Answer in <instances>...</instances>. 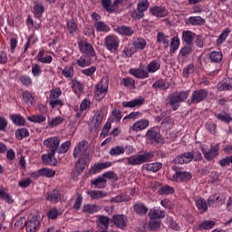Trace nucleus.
<instances>
[{"mask_svg":"<svg viewBox=\"0 0 232 232\" xmlns=\"http://www.w3.org/2000/svg\"><path fill=\"white\" fill-rule=\"evenodd\" d=\"M61 144V139L58 137L48 138L44 140V146H46L48 149V154H44L42 156V160L46 166H57V159H55V153L61 155L62 153H66L72 146V142L65 141Z\"/></svg>","mask_w":232,"mask_h":232,"instance_id":"f257e3e1","label":"nucleus"},{"mask_svg":"<svg viewBox=\"0 0 232 232\" xmlns=\"http://www.w3.org/2000/svg\"><path fill=\"white\" fill-rule=\"evenodd\" d=\"M189 97V93L188 92H177L171 93L169 97V104L171 106L172 110L177 111L180 105V102H184L186 99Z\"/></svg>","mask_w":232,"mask_h":232,"instance_id":"f03ea898","label":"nucleus"},{"mask_svg":"<svg viewBox=\"0 0 232 232\" xmlns=\"http://www.w3.org/2000/svg\"><path fill=\"white\" fill-rule=\"evenodd\" d=\"M150 159H153V152H144L140 155L127 158V164L130 166H140V164L148 162V160H150Z\"/></svg>","mask_w":232,"mask_h":232,"instance_id":"7ed1b4c3","label":"nucleus"},{"mask_svg":"<svg viewBox=\"0 0 232 232\" xmlns=\"http://www.w3.org/2000/svg\"><path fill=\"white\" fill-rule=\"evenodd\" d=\"M172 169L176 172L172 176L174 182H189V180L193 179V174H191V172L181 171L182 169L177 165H175Z\"/></svg>","mask_w":232,"mask_h":232,"instance_id":"20e7f679","label":"nucleus"},{"mask_svg":"<svg viewBox=\"0 0 232 232\" xmlns=\"http://www.w3.org/2000/svg\"><path fill=\"white\" fill-rule=\"evenodd\" d=\"M108 78H102L95 87V99L101 101L108 93Z\"/></svg>","mask_w":232,"mask_h":232,"instance_id":"39448f33","label":"nucleus"},{"mask_svg":"<svg viewBox=\"0 0 232 232\" xmlns=\"http://www.w3.org/2000/svg\"><path fill=\"white\" fill-rule=\"evenodd\" d=\"M104 44L109 52L115 53L119 50V38L116 35H108L104 39Z\"/></svg>","mask_w":232,"mask_h":232,"instance_id":"423d86ee","label":"nucleus"},{"mask_svg":"<svg viewBox=\"0 0 232 232\" xmlns=\"http://www.w3.org/2000/svg\"><path fill=\"white\" fill-rule=\"evenodd\" d=\"M208 95H209V92L206 89L196 90L191 95L190 102L192 104H198V102L206 101Z\"/></svg>","mask_w":232,"mask_h":232,"instance_id":"0eeeda50","label":"nucleus"},{"mask_svg":"<svg viewBox=\"0 0 232 232\" xmlns=\"http://www.w3.org/2000/svg\"><path fill=\"white\" fill-rule=\"evenodd\" d=\"M201 151L206 159V160H213L216 157H218V151H220V146L216 144L210 148L209 150H206V149L201 148Z\"/></svg>","mask_w":232,"mask_h":232,"instance_id":"6e6552de","label":"nucleus"},{"mask_svg":"<svg viewBox=\"0 0 232 232\" xmlns=\"http://www.w3.org/2000/svg\"><path fill=\"white\" fill-rule=\"evenodd\" d=\"M147 141L152 146H157L160 142V133L150 129L146 133Z\"/></svg>","mask_w":232,"mask_h":232,"instance_id":"1a4fd4ad","label":"nucleus"},{"mask_svg":"<svg viewBox=\"0 0 232 232\" xmlns=\"http://www.w3.org/2000/svg\"><path fill=\"white\" fill-rule=\"evenodd\" d=\"M111 222H113L114 226H116V227H119V229H124V227L128 226V219L123 214L114 215L112 217Z\"/></svg>","mask_w":232,"mask_h":232,"instance_id":"9d476101","label":"nucleus"},{"mask_svg":"<svg viewBox=\"0 0 232 232\" xmlns=\"http://www.w3.org/2000/svg\"><path fill=\"white\" fill-rule=\"evenodd\" d=\"M78 44L82 53H86V55H90V57H95V50L90 43L81 41Z\"/></svg>","mask_w":232,"mask_h":232,"instance_id":"9b49d317","label":"nucleus"},{"mask_svg":"<svg viewBox=\"0 0 232 232\" xmlns=\"http://www.w3.org/2000/svg\"><path fill=\"white\" fill-rule=\"evenodd\" d=\"M150 12L151 15H154V17H168L169 14V12L168 11V8L162 5L150 7Z\"/></svg>","mask_w":232,"mask_h":232,"instance_id":"f8f14e48","label":"nucleus"},{"mask_svg":"<svg viewBox=\"0 0 232 232\" xmlns=\"http://www.w3.org/2000/svg\"><path fill=\"white\" fill-rule=\"evenodd\" d=\"M87 150H88V141L83 140L79 142L73 151L74 159H78V157H81V155H84Z\"/></svg>","mask_w":232,"mask_h":232,"instance_id":"ddd939ff","label":"nucleus"},{"mask_svg":"<svg viewBox=\"0 0 232 232\" xmlns=\"http://www.w3.org/2000/svg\"><path fill=\"white\" fill-rule=\"evenodd\" d=\"M102 121H104V112L102 111H96L92 117V124H93L96 130H99L102 124Z\"/></svg>","mask_w":232,"mask_h":232,"instance_id":"4468645a","label":"nucleus"},{"mask_svg":"<svg viewBox=\"0 0 232 232\" xmlns=\"http://www.w3.org/2000/svg\"><path fill=\"white\" fill-rule=\"evenodd\" d=\"M39 218L37 217H33L29 222H25L26 231L27 232H35L37 227H39Z\"/></svg>","mask_w":232,"mask_h":232,"instance_id":"2eb2a0df","label":"nucleus"},{"mask_svg":"<svg viewBox=\"0 0 232 232\" xmlns=\"http://www.w3.org/2000/svg\"><path fill=\"white\" fill-rule=\"evenodd\" d=\"M150 126V121L148 120H140L135 122L131 127L130 130L132 131H142V130H146Z\"/></svg>","mask_w":232,"mask_h":232,"instance_id":"dca6fc26","label":"nucleus"},{"mask_svg":"<svg viewBox=\"0 0 232 232\" xmlns=\"http://www.w3.org/2000/svg\"><path fill=\"white\" fill-rule=\"evenodd\" d=\"M218 90H219V92H227V90H232V78H227L218 82Z\"/></svg>","mask_w":232,"mask_h":232,"instance_id":"f3484780","label":"nucleus"},{"mask_svg":"<svg viewBox=\"0 0 232 232\" xmlns=\"http://www.w3.org/2000/svg\"><path fill=\"white\" fill-rule=\"evenodd\" d=\"M110 167H111V162L110 161L104 163H97L90 169V173H92V175H95V173H99V171H102V169H106V168Z\"/></svg>","mask_w":232,"mask_h":232,"instance_id":"a211bd4d","label":"nucleus"},{"mask_svg":"<svg viewBox=\"0 0 232 232\" xmlns=\"http://www.w3.org/2000/svg\"><path fill=\"white\" fill-rule=\"evenodd\" d=\"M116 32L121 35H126L127 37H131V35L135 34V31H133V28L126 25L118 26L116 28Z\"/></svg>","mask_w":232,"mask_h":232,"instance_id":"6ab92c4d","label":"nucleus"},{"mask_svg":"<svg viewBox=\"0 0 232 232\" xmlns=\"http://www.w3.org/2000/svg\"><path fill=\"white\" fill-rule=\"evenodd\" d=\"M129 73H130V75H133L137 79H147V77H150L148 72L140 69H130L129 71Z\"/></svg>","mask_w":232,"mask_h":232,"instance_id":"aec40b11","label":"nucleus"},{"mask_svg":"<svg viewBox=\"0 0 232 232\" xmlns=\"http://www.w3.org/2000/svg\"><path fill=\"white\" fill-rule=\"evenodd\" d=\"M46 200H49L52 204H57L61 200V192L59 190H53L47 195Z\"/></svg>","mask_w":232,"mask_h":232,"instance_id":"412c9836","label":"nucleus"},{"mask_svg":"<svg viewBox=\"0 0 232 232\" xmlns=\"http://www.w3.org/2000/svg\"><path fill=\"white\" fill-rule=\"evenodd\" d=\"M107 182L108 181L106 180V179H104L102 176L96 178L94 180L92 181V184L96 189H103V188H106Z\"/></svg>","mask_w":232,"mask_h":232,"instance_id":"4be33fe9","label":"nucleus"},{"mask_svg":"<svg viewBox=\"0 0 232 232\" xmlns=\"http://www.w3.org/2000/svg\"><path fill=\"white\" fill-rule=\"evenodd\" d=\"M87 194L92 198V200H99V198H104L107 194L102 190H88Z\"/></svg>","mask_w":232,"mask_h":232,"instance_id":"5701e85b","label":"nucleus"},{"mask_svg":"<svg viewBox=\"0 0 232 232\" xmlns=\"http://www.w3.org/2000/svg\"><path fill=\"white\" fill-rule=\"evenodd\" d=\"M144 104V99H134L130 102H124L122 103L123 108H135L136 106H142Z\"/></svg>","mask_w":232,"mask_h":232,"instance_id":"b1692460","label":"nucleus"},{"mask_svg":"<svg viewBox=\"0 0 232 232\" xmlns=\"http://www.w3.org/2000/svg\"><path fill=\"white\" fill-rule=\"evenodd\" d=\"M157 43H162L163 48H168L169 46V36L160 32L157 34Z\"/></svg>","mask_w":232,"mask_h":232,"instance_id":"393cba45","label":"nucleus"},{"mask_svg":"<svg viewBox=\"0 0 232 232\" xmlns=\"http://www.w3.org/2000/svg\"><path fill=\"white\" fill-rule=\"evenodd\" d=\"M162 168V163H149L143 165V169H146V171H152V173H157L159 169Z\"/></svg>","mask_w":232,"mask_h":232,"instance_id":"a878e982","label":"nucleus"},{"mask_svg":"<svg viewBox=\"0 0 232 232\" xmlns=\"http://www.w3.org/2000/svg\"><path fill=\"white\" fill-rule=\"evenodd\" d=\"M22 97L23 101L25 102V104H27V106H34L35 103V97H34V95H32V93H30L28 91L24 92L22 94Z\"/></svg>","mask_w":232,"mask_h":232,"instance_id":"bb28decb","label":"nucleus"},{"mask_svg":"<svg viewBox=\"0 0 232 232\" xmlns=\"http://www.w3.org/2000/svg\"><path fill=\"white\" fill-rule=\"evenodd\" d=\"M110 222H112L111 219L107 216H100L98 218V226H102L103 229H108L110 227Z\"/></svg>","mask_w":232,"mask_h":232,"instance_id":"cd10ccee","label":"nucleus"},{"mask_svg":"<svg viewBox=\"0 0 232 232\" xmlns=\"http://www.w3.org/2000/svg\"><path fill=\"white\" fill-rule=\"evenodd\" d=\"M11 120L16 126H24L26 124V120L21 114H12Z\"/></svg>","mask_w":232,"mask_h":232,"instance_id":"c85d7f7f","label":"nucleus"},{"mask_svg":"<svg viewBox=\"0 0 232 232\" xmlns=\"http://www.w3.org/2000/svg\"><path fill=\"white\" fill-rule=\"evenodd\" d=\"M133 208L137 215H146L148 213V207L143 203H136Z\"/></svg>","mask_w":232,"mask_h":232,"instance_id":"c756f323","label":"nucleus"},{"mask_svg":"<svg viewBox=\"0 0 232 232\" xmlns=\"http://www.w3.org/2000/svg\"><path fill=\"white\" fill-rule=\"evenodd\" d=\"M154 90H168L169 88V83L166 82L164 80H159L153 83Z\"/></svg>","mask_w":232,"mask_h":232,"instance_id":"7c9ffc66","label":"nucleus"},{"mask_svg":"<svg viewBox=\"0 0 232 232\" xmlns=\"http://www.w3.org/2000/svg\"><path fill=\"white\" fill-rule=\"evenodd\" d=\"M150 219L159 220V218H164L166 214L162 210L155 209L150 212Z\"/></svg>","mask_w":232,"mask_h":232,"instance_id":"2f4dec72","label":"nucleus"},{"mask_svg":"<svg viewBox=\"0 0 232 232\" xmlns=\"http://www.w3.org/2000/svg\"><path fill=\"white\" fill-rule=\"evenodd\" d=\"M160 219H150L149 221L150 231H159L160 229Z\"/></svg>","mask_w":232,"mask_h":232,"instance_id":"473e14b6","label":"nucleus"},{"mask_svg":"<svg viewBox=\"0 0 232 232\" xmlns=\"http://www.w3.org/2000/svg\"><path fill=\"white\" fill-rule=\"evenodd\" d=\"M102 5L109 14L115 12L114 5L113 4L111 5V0H102Z\"/></svg>","mask_w":232,"mask_h":232,"instance_id":"72a5a7b5","label":"nucleus"},{"mask_svg":"<svg viewBox=\"0 0 232 232\" xmlns=\"http://www.w3.org/2000/svg\"><path fill=\"white\" fill-rule=\"evenodd\" d=\"M196 206L201 213H206V211H208V202H206V199L204 198L198 199L196 201Z\"/></svg>","mask_w":232,"mask_h":232,"instance_id":"f704fd0d","label":"nucleus"},{"mask_svg":"<svg viewBox=\"0 0 232 232\" xmlns=\"http://www.w3.org/2000/svg\"><path fill=\"white\" fill-rule=\"evenodd\" d=\"M30 135V132H28V130L26 128L18 129L15 131V137L18 140H23V139L28 137Z\"/></svg>","mask_w":232,"mask_h":232,"instance_id":"c9c22d12","label":"nucleus"},{"mask_svg":"<svg viewBox=\"0 0 232 232\" xmlns=\"http://www.w3.org/2000/svg\"><path fill=\"white\" fill-rule=\"evenodd\" d=\"M191 53H193V47H191V45L189 44L183 46L179 52V55L181 57H186V58L189 57Z\"/></svg>","mask_w":232,"mask_h":232,"instance_id":"e433bc0d","label":"nucleus"},{"mask_svg":"<svg viewBox=\"0 0 232 232\" xmlns=\"http://www.w3.org/2000/svg\"><path fill=\"white\" fill-rule=\"evenodd\" d=\"M188 21L190 24H192L193 26H197V25L200 26L204 24V23H206V20H204V18L200 16H190Z\"/></svg>","mask_w":232,"mask_h":232,"instance_id":"4c0bfd02","label":"nucleus"},{"mask_svg":"<svg viewBox=\"0 0 232 232\" xmlns=\"http://www.w3.org/2000/svg\"><path fill=\"white\" fill-rule=\"evenodd\" d=\"M180 45V40L178 36H174L170 42V53H175L177 50H179V46Z\"/></svg>","mask_w":232,"mask_h":232,"instance_id":"58836bf2","label":"nucleus"},{"mask_svg":"<svg viewBox=\"0 0 232 232\" xmlns=\"http://www.w3.org/2000/svg\"><path fill=\"white\" fill-rule=\"evenodd\" d=\"M94 28H96L97 32H110V26L102 21L96 22L94 24Z\"/></svg>","mask_w":232,"mask_h":232,"instance_id":"ea45409f","label":"nucleus"},{"mask_svg":"<svg viewBox=\"0 0 232 232\" xmlns=\"http://www.w3.org/2000/svg\"><path fill=\"white\" fill-rule=\"evenodd\" d=\"M160 69V63L157 61H152L147 66V70L149 73H155V72H157Z\"/></svg>","mask_w":232,"mask_h":232,"instance_id":"a19ab883","label":"nucleus"},{"mask_svg":"<svg viewBox=\"0 0 232 232\" xmlns=\"http://www.w3.org/2000/svg\"><path fill=\"white\" fill-rule=\"evenodd\" d=\"M215 117H217L218 121H221V122H231L232 121L231 115L224 111L218 114L215 113Z\"/></svg>","mask_w":232,"mask_h":232,"instance_id":"79ce46f5","label":"nucleus"},{"mask_svg":"<svg viewBox=\"0 0 232 232\" xmlns=\"http://www.w3.org/2000/svg\"><path fill=\"white\" fill-rule=\"evenodd\" d=\"M182 39L184 43L188 44V45L193 44V33H191V31L183 32Z\"/></svg>","mask_w":232,"mask_h":232,"instance_id":"37998d69","label":"nucleus"},{"mask_svg":"<svg viewBox=\"0 0 232 232\" xmlns=\"http://www.w3.org/2000/svg\"><path fill=\"white\" fill-rule=\"evenodd\" d=\"M133 46L137 50H144V48H146V40H144L142 38H137L133 42Z\"/></svg>","mask_w":232,"mask_h":232,"instance_id":"c03bdc74","label":"nucleus"},{"mask_svg":"<svg viewBox=\"0 0 232 232\" xmlns=\"http://www.w3.org/2000/svg\"><path fill=\"white\" fill-rule=\"evenodd\" d=\"M38 175H40L41 177L52 178V177H54L55 170H53L50 169H42L38 170Z\"/></svg>","mask_w":232,"mask_h":232,"instance_id":"a18cd8bd","label":"nucleus"},{"mask_svg":"<svg viewBox=\"0 0 232 232\" xmlns=\"http://www.w3.org/2000/svg\"><path fill=\"white\" fill-rule=\"evenodd\" d=\"M86 164L82 163V161H80L78 160L76 165H75V171H74V176L75 177H79V175H81V173H82L84 171V168H85Z\"/></svg>","mask_w":232,"mask_h":232,"instance_id":"49530a36","label":"nucleus"},{"mask_svg":"<svg viewBox=\"0 0 232 232\" xmlns=\"http://www.w3.org/2000/svg\"><path fill=\"white\" fill-rule=\"evenodd\" d=\"M209 57L212 63H220L222 61V52H211Z\"/></svg>","mask_w":232,"mask_h":232,"instance_id":"de8ad7c7","label":"nucleus"},{"mask_svg":"<svg viewBox=\"0 0 232 232\" xmlns=\"http://www.w3.org/2000/svg\"><path fill=\"white\" fill-rule=\"evenodd\" d=\"M159 193L160 195H173V193H175V188L169 186H164L159 189Z\"/></svg>","mask_w":232,"mask_h":232,"instance_id":"09e8293b","label":"nucleus"},{"mask_svg":"<svg viewBox=\"0 0 232 232\" xmlns=\"http://www.w3.org/2000/svg\"><path fill=\"white\" fill-rule=\"evenodd\" d=\"M148 8H150V2H148V0H142V1L139 2L137 10H140V12H141V14H144V12H146V10H148Z\"/></svg>","mask_w":232,"mask_h":232,"instance_id":"8fccbe9b","label":"nucleus"},{"mask_svg":"<svg viewBox=\"0 0 232 232\" xmlns=\"http://www.w3.org/2000/svg\"><path fill=\"white\" fill-rule=\"evenodd\" d=\"M99 211V206L97 205H84L83 206V212L84 213H97Z\"/></svg>","mask_w":232,"mask_h":232,"instance_id":"3c124183","label":"nucleus"},{"mask_svg":"<svg viewBox=\"0 0 232 232\" xmlns=\"http://www.w3.org/2000/svg\"><path fill=\"white\" fill-rule=\"evenodd\" d=\"M30 122H35L41 124V122H44L46 121V117L42 115H34L27 118Z\"/></svg>","mask_w":232,"mask_h":232,"instance_id":"603ef678","label":"nucleus"},{"mask_svg":"<svg viewBox=\"0 0 232 232\" xmlns=\"http://www.w3.org/2000/svg\"><path fill=\"white\" fill-rule=\"evenodd\" d=\"M215 226V221H209V220H205L201 224H199L200 229H213V227Z\"/></svg>","mask_w":232,"mask_h":232,"instance_id":"864d4df0","label":"nucleus"},{"mask_svg":"<svg viewBox=\"0 0 232 232\" xmlns=\"http://www.w3.org/2000/svg\"><path fill=\"white\" fill-rule=\"evenodd\" d=\"M124 86L130 88V90H135V80L133 78H124L122 80Z\"/></svg>","mask_w":232,"mask_h":232,"instance_id":"5fc2aeb1","label":"nucleus"},{"mask_svg":"<svg viewBox=\"0 0 232 232\" xmlns=\"http://www.w3.org/2000/svg\"><path fill=\"white\" fill-rule=\"evenodd\" d=\"M67 30L69 34H75L77 32V24L73 20H69L67 22Z\"/></svg>","mask_w":232,"mask_h":232,"instance_id":"6e6d98bb","label":"nucleus"},{"mask_svg":"<svg viewBox=\"0 0 232 232\" xmlns=\"http://www.w3.org/2000/svg\"><path fill=\"white\" fill-rule=\"evenodd\" d=\"M122 153H124V148L120 146L112 148L110 150V155H111L112 157H115L117 155H122Z\"/></svg>","mask_w":232,"mask_h":232,"instance_id":"4d7b16f0","label":"nucleus"},{"mask_svg":"<svg viewBox=\"0 0 232 232\" xmlns=\"http://www.w3.org/2000/svg\"><path fill=\"white\" fill-rule=\"evenodd\" d=\"M102 177L103 179H109L110 180H114L115 182L119 180V176H117L114 171L105 172L103 173Z\"/></svg>","mask_w":232,"mask_h":232,"instance_id":"13d9d810","label":"nucleus"},{"mask_svg":"<svg viewBox=\"0 0 232 232\" xmlns=\"http://www.w3.org/2000/svg\"><path fill=\"white\" fill-rule=\"evenodd\" d=\"M211 202H215L217 206H222V204H224V199L218 196H211L208 198V204H211Z\"/></svg>","mask_w":232,"mask_h":232,"instance_id":"bf43d9fd","label":"nucleus"},{"mask_svg":"<svg viewBox=\"0 0 232 232\" xmlns=\"http://www.w3.org/2000/svg\"><path fill=\"white\" fill-rule=\"evenodd\" d=\"M42 72L43 70H41V65L37 63L32 65V73L34 77H39Z\"/></svg>","mask_w":232,"mask_h":232,"instance_id":"052dcab7","label":"nucleus"},{"mask_svg":"<svg viewBox=\"0 0 232 232\" xmlns=\"http://www.w3.org/2000/svg\"><path fill=\"white\" fill-rule=\"evenodd\" d=\"M0 197L4 200H6V202H8V204H12L14 202V199H12V197L9 196V194L6 193V191H5L4 189L0 190Z\"/></svg>","mask_w":232,"mask_h":232,"instance_id":"680f3d73","label":"nucleus"},{"mask_svg":"<svg viewBox=\"0 0 232 232\" xmlns=\"http://www.w3.org/2000/svg\"><path fill=\"white\" fill-rule=\"evenodd\" d=\"M63 122H64V119H63L62 117H56L49 122V125L53 128L55 126H59V124H63Z\"/></svg>","mask_w":232,"mask_h":232,"instance_id":"e2e57ef3","label":"nucleus"},{"mask_svg":"<svg viewBox=\"0 0 232 232\" xmlns=\"http://www.w3.org/2000/svg\"><path fill=\"white\" fill-rule=\"evenodd\" d=\"M24 226H26V218H21L14 222V227H17V229H23Z\"/></svg>","mask_w":232,"mask_h":232,"instance_id":"0e129e2a","label":"nucleus"},{"mask_svg":"<svg viewBox=\"0 0 232 232\" xmlns=\"http://www.w3.org/2000/svg\"><path fill=\"white\" fill-rule=\"evenodd\" d=\"M20 82L22 84H24V86H30L32 84V78L27 75H23L20 77Z\"/></svg>","mask_w":232,"mask_h":232,"instance_id":"69168bd1","label":"nucleus"},{"mask_svg":"<svg viewBox=\"0 0 232 232\" xmlns=\"http://www.w3.org/2000/svg\"><path fill=\"white\" fill-rule=\"evenodd\" d=\"M72 88L74 93H77V92H82V90H84V87H82V83H81L80 82H74L72 85Z\"/></svg>","mask_w":232,"mask_h":232,"instance_id":"338daca9","label":"nucleus"},{"mask_svg":"<svg viewBox=\"0 0 232 232\" xmlns=\"http://www.w3.org/2000/svg\"><path fill=\"white\" fill-rule=\"evenodd\" d=\"M130 15L132 19L140 20L142 17H144V13H141L139 9H137L134 10Z\"/></svg>","mask_w":232,"mask_h":232,"instance_id":"774afa93","label":"nucleus"}]
</instances>
